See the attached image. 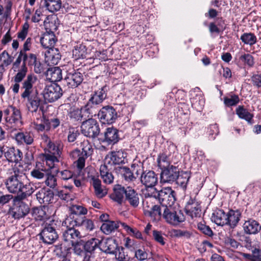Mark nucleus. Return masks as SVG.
<instances>
[{
	"label": "nucleus",
	"instance_id": "a19ab883",
	"mask_svg": "<svg viewBox=\"0 0 261 261\" xmlns=\"http://www.w3.org/2000/svg\"><path fill=\"white\" fill-rule=\"evenodd\" d=\"M44 5L47 10L53 13L61 9L62 2L61 0H44Z\"/></svg>",
	"mask_w": 261,
	"mask_h": 261
},
{
	"label": "nucleus",
	"instance_id": "b1692460",
	"mask_svg": "<svg viewBox=\"0 0 261 261\" xmlns=\"http://www.w3.org/2000/svg\"><path fill=\"white\" fill-rule=\"evenodd\" d=\"M243 229L246 234H255L261 230V225L256 220L250 219L243 224Z\"/></svg>",
	"mask_w": 261,
	"mask_h": 261
},
{
	"label": "nucleus",
	"instance_id": "8fccbe9b",
	"mask_svg": "<svg viewBox=\"0 0 261 261\" xmlns=\"http://www.w3.org/2000/svg\"><path fill=\"white\" fill-rule=\"evenodd\" d=\"M118 170L126 181H132L136 179L134 174L129 168L126 167H119Z\"/></svg>",
	"mask_w": 261,
	"mask_h": 261
},
{
	"label": "nucleus",
	"instance_id": "7c9ffc66",
	"mask_svg": "<svg viewBox=\"0 0 261 261\" xmlns=\"http://www.w3.org/2000/svg\"><path fill=\"white\" fill-rule=\"evenodd\" d=\"M125 200L133 207H137L139 205V195L134 189L130 187H127Z\"/></svg>",
	"mask_w": 261,
	"mask_h": 261
},
{
	"label": "nucleus",
	"instance_id": "c85d7f7f",
	"mask_svg": "<svg viewBox=\"0 0 261 261\" xmlns=\"http://www.w3.org/2000/svg\"><path fill=\"white\" fill-rule=\"evenodd\" d=\"M85 217L83 215H75L70 214L65 220L64 223L66 225H69V226L74 227L82 226L83 224Z\"/></svg>",
	"mask_w": 261,
	"mask_h": 261
},
{
	"label": "nucleus",
	"instance_id": "09e8293b",
	"mask_svg": "<svg viewBox=\"0 0 261 261\" xmlns=\"http://www.w3.org/2000/svg\"><path fill=\"white\" fill-rule=\"evenodd\" d=\"M145 208L146 212L148 213L146 216H148L153 218L155 220H159L162 216L161 208L158 205H155L153 208L147 207Z\"/></svg>",
	"mask_w": 261,
	"mask_h": 261
},
{
	"label": "nucleus",
	"instance_id": "603ef678",
	"mask_svg": "<svg viewBox=\"0 0 261 261\" xmlns=\"http://www.w3.org/2000/svg\"><path fill=\"white\" fill-rule=\"evenodd\" d=\"M65 189L59 191L57 193L58 196L61 199L69 201H71L73 199V196L71 193L67 191V188H72V187H65Z\"/></svg>",
	"mask_w": 261,
	"mask_h": 261
},
{
	"label": "nucleus",
	"instance_id": "a878e982",
	"mask_svg": "<svg viewBox=\"0 0 261 261\" xmlns=\"http://www.w3.org/2000/svg\"><path fill=\"white\" fill-rule=\"evenodd\" d=\"M57 41V39L53 32L45 33L40 38V42L41 45L44 48H54V45Z\"/></svg>",
	"mask_w": 261,
	"mask_h": 261
},
{
	"label": "nucleus",
	"instance_id": "4d7b16f0",
	"mask_svg": "<svg viewBox=\"0 0 261 261\" xmlns=\"http://www.w3.org/2000/svg\"><path fill=\"white\" fill-rule=\"evenodd\" d=\"M70 213L76 215H85L87 213V210L82 205H72L70 207Z\"/></svg>",
	"mask_w": 261,
	"mask_h": 261
},
{
	"label": "nucleus",
	"instance_id": "e2e57ef3",
	"mask_svg": "<svg viewBox=\"0 0 261 261\" xmlns=\"http://www.w3.org/2000/svg\"><path fill=\"white\" fill-rule=\"evenodd\" d=\"M173 234L174 237L177 238H184L189 239L191 236V232L187 230L173 229Z\"/></svg>",
	"mask_w": 261,
	"mask_h": 261
},
{
	"label": "nucleus",
	"instance_id": "5701e85b",
	"mask_svg": "<svg viewBox=\"0 0 261 261\" xmlns=\"http://www.w3.org/2000/svg\"><path fill=\"white\" fill-rule=\"evenodd\" d=\"M61 56L57 48H49L45 53V59L48 65H57L61 60Z\"/></svg>",
	"mask_w": 261,
	"mask_h": 261
},
{
	"label": "nucleus",
	"instance_id": "4be33fe9",
	"mask_svg": "<svg viewBox=\"0 0 261 261\" xmlns=\"http://www.w3.org/2000/svg\"><path fill=\"white\" fill-rule=\"evenodd\" d=\"M37 199L41 204H47L53 202L54 193L49 189H41L36 194Z\"/></svg>",
	"mask_w": 261,
	"mask_h": 261
},
{
	"label": "nucleus",
	"instance_id": "f03ea898",
	"mask_svg": "<svg viewBox=\"0 0 261 261\" xmlns=\"http://www.w3.org/2000/svg\"><path fill=\"white\" fill-rule=\"evenodd\" d=\"M7 189L12 193H20L14 198L25 199L34 192L33 186L24 180L13 177H8L5 182Z\"/></svg>",
	"mask_w": 261,
	"mask_h": 261
},
{
	"label": "nucleus",
	"instance_id": "79ce46f5",
	"mask_svg": "<svg viewBox=\"0 0 261 261\" xmlns=\"http://www.w3.org/2000/svg\"><path fill=\"white\" fill-rule=\"evenodd\" d=\"M92 180L96 196L100 198H102L107 194V192L102 189L101 181L95 177H93Z\"/></svg>",
	"mask_w": 261,
	"mask_h": 261
},
{
	"label": "nucleus",
	"instance_id": "ea45409f",
	"mask_svg": "<svg viewBox=\"0 0 261 261\" xmlns=\"http://www.w3.org/2000/svg\"><path fill=\"white\" fill-rule=\"evenodd\" d=\"M100 240L96 238H92L87 241L84 245L83 248L87 253H92L97 248H99Z\"/></svg>",
	"mask_w": 261,
	"mask_h": 261
},
{
	"label": "nucleus",
	"instance_id": "052dcab7",
	"mask_svg": "<svg viewBox=\"0 0 261 261\" xmlns=\"http://www.w3.org/2000/svg\"><path fill=\"white\" fill-rule=\"evenodd\" d=\"M197 228L201 232L208 237H212L213 236V232L211 228L208 226L206 225L202 222L198 223Z\"/></svg>",
	"mask_w": 261,
	"mask_h": 261
},
{
	"label": "nucleus",
	"instance_id": "2eb2a0df",
	"mask_svg": "<svg viewBox=\"0 0 261 261\" xmlns=\"http://www.w3.org/2000/svg\"><path fill=\"white\" fill-rule=\"evenodd\" d=\"M179 172V169L173 165H171L170 167L162 170L161 182L162 183L172 184L177 179Z\"/></svg>",
	"mask_w": 261,
	"mask_h": 261
},
{
	"label": "nucleus",
	"instance_id": "9b49d317",
	"mask_svg": "<svg viewBox=\"0 0 261 261\" xmlns=\"http://www.w3.org/2000/svg\"><path fill=\"white\" fill-rule=\"evenodd\" d=\"M98 119L103 124H112L117 118V113L112 106L103 107L98 112Z\"/></svg>",
	"mask_w": 261,
	"mask_h": 261
},
{
	"label": "nucleus",
	"instance_id": "dca6fc26",
	"mask_svg": "<svg viewBox=\"0 0 261 261\" xmlns=\"http://www.w3.org/2000/svg\"><path fill=\"white\" fill-rule=\"evenodd\" d=\"M119 139V131L114 127L106 128L105 132L99 135V138L100 142L108 145L114 144L117 143Z\"/></svg>",
	"mask_w": 261,
	"mask_h": 261
},
{
	"label": "nucleus",
	"instance_id": "f8f14e48",
	"mask_svg": "<svg viewBox=\"0 0 261 261\" xmlns=\"http://www.w3.org/2000/svg\"><path fill=\"white\" fill-rule=\"evenodd\" d=\"M23 199L14 198L13 207L11 208V213L15 219H19L24 217L28 214L30 208L29 205L22 201Z\"/></svg>",
	"mask_w": 261,
	"mask_h": 261
},
{
	"label": "nucleus",
	"instance_id": "bb28decb",
	"mask_svg": "<svg viewBox=\"0 0 261 261\" xmlns=\"http://www.w3.org/2000/svg\"><path fill=\"white\" fill-rule=\"evenodd\" d=\"M228 217L223 210L218 209L215 211L212 215L211 220L217 225L223 226L228 224Z\"/></svg>",
	"mask_w": 261,
	"mask_h": 261
},
{
	"label": "nucleus",
	"instance_id": "5fc2aeb1",
	"mask_svg": "<svg viewBox=\"0 0 261 261\" xmlns=\"http://www.w3.org/2000/svg\"><path fill=\"white\" fill-rule=\"evenodd\" d=\"M124 248L122 247H118L115 255L116 258L119 261H129V257L124 252Z\"/></svg>",
	"mask_w": 261,
	"mask_h": 261
},
{
	"label": "nucleus",
	"instance_id": "6e6d98bb",
	"mask_svg": "<svg viewBox=\"0 0 261 261\" xmlns=\"http://www.w3.org/2000/svg\"><path fill=\"white\" fill-rule=\"evenodd\" d=\"M240 101L238 95L233 94L230 97H225L224 98V103L227 107H231L237 105Z\"/></svg>",
	"mask_w": 261,
	"mask_h": 261
},
{
	"label": "nucleus",
	"instance_id": "f257e3e1",
	"mask_svg": "<svg viewBox=\"0 0 261 261\" xmlns=\"http://www.w3.org/2000/svg\"><path fill=\"white\" fill-rule=\"evenodd\" d=\"M37 81V77L34 74H29L22 83L21 87L23 92L21 97L27 100L26 107L28 111L32 114L36 113L38 110L43 111V101L39 95L38 90L34 89V85Z\"/></svg>",
	"mask_w": 261,
	"mask_h": 261
},
{
	"label": "nucleus",
	"instance_id": "6ab92c4d",
	"mask_svg": "<svg viewBox=\"0 0 261 261\" xmlns=\"http://www.w3.org/2000/svg\"><path fill=\"white\" fill-rule=\"evenodd\" d=\"M67 225V228L63 232V239L65 242H69L72 246L77 243L81 237L80 232L74 227Z\"/></svg>",
	"mask_w": 261,
	"mask_h": 261
},
{
	"label": "nucleus",
	"instance_id": "72a5a7b5",
	"mask_svg": "<svg viewBox=\"0 0 261 261\" xmlns=\"http://www.w3.org/2000/svg\"><path fill=\"white\" fill-rule=\"evenodd\" d=\"M46 75L52 82L63 80L62 70L59 67H53L48 69Z\"/></svg>",
	"mask_w": 261,
	"mask_h": 261
},
{
	"label": "nucleus",
	"instance_id": "20e7f679",
	"mask_svg": "<svg viewBox=\"0 0 261 261\" xmlns=\"http://www.w3.org/2000/svg\"><path fill=\"white\" fill-rule=\"evenodd\" d=\"M63 145L61 142H50L45 149L44 159L49 168L55 167V164L62 159Z\"/></svg>",
	"mask_w": 261,
	"mask_h": 261
},
{
	"label": "nucleus",
	"instance_id": "c03bdc74",
	"mask_svg": "<svg viewBox=\"0 0 261 261\" xmlns=\"http://www.w3.org/2000/svg\"><path fill=\"white\" fill-rule=\"evenodd\" d=\"M236 114L238 115L240 118L243 119L247 121L248 123H252V119L253 115L251 114L248 111L244 108L243 106H239L236 109Z\"/></svg>",
	"mask_w": 261,
	"mask_h": 261
},
{
	"label": "nucleus",
	"instance_id": "3c124183",
	"mask_svg": "<svg viewBox=\"0 0 261 261\" xmlns=\"http://www.w3.org/2000/svg\"><path fill=\"white\" fill-rule=\"evenodd\" d=\"M23 63L22 65H24L27 66L28 65L36 66L37 58L35 55L33 54H29L28 55L24 51H23Z\"/></svg>",
	"mask_w": 261,
	"mask_h": 261
},
{
	"label": "nucleus",
	"instance_id": "2f4dec72",
	"mask_svg": "<svg viewBox=\"0 0 261 261\" xmlns=\"http://www.w3.org/2000/svg\"><path fill=\"white\" fill-rule=\"evenodd\" d=\"M227 215L228 221L227 225L233 228L237 226L239 222L241 217L242 212L240 210H230Z\"/></svg>",
	"mask_w": 261,
	"mask_h": 261
},
{
	"label": "nucleus",
	"instance_id": "a18cd8bd",
	"mask_svg": "<svg viewBox=\"0 0 261 261\" xmlns=\"http://www.w3.org/2000/svg\"><path fill=\"white\" fill-rule=\"evenodd\" d=\"M12 170V171L11 172V175L9 177H13L14 178L25 180V174L22 166L20 165L15 166Z\"/></svg>",
	"mask_w": 261,
	"mask_h": 261
},
{
	"label": "nucleus",
	"instance_id": "37998d69",
	"mask_svg": "<svg viewBox=\"0 0 261 261\" xmlns=\"http://www.w3.org/2000/svg\"><path fill=\"white\" fill-rule=\"evenodd\" d=\"M118 227V221H109L103 223L101 226L100 229L105 234H109Z\"/></svg>",
	"mask_w": 261,
	"mask_h": 261
},
{
	"label": "nucleus",
	"instance_id": "c9c22d12",
	"mask_svg": "<svg viewBox=\"0 0 261 261\" xmlns=\"http://www.w3.org/2000/svg\"><path fill=\"white\" fill-rule=\"evenodd\" d=\"M157 163L158 167L162 170L170 167L171 161L169 153L167 152L160 153L158 156Z\"/></svg>",
	"mask_w": 261,
	"mask_h": 261
},
{
	"label": "nucleus",
	"instance_id": "0eeeda50",
	"mask_svg": "<svg viewBox=\"0 0 261 261\" xmlns=\"http://www.w3.org/2000/svg\"><path fill=\"white\" fill-rule=\"evenodd\" d=\"M163 217L168 223L174 226L185 220V215L181 210H175L171 207L164 208Z\"/></svg>",
	"mask_w": 261,
	"mask_h": 261
},
{
	"label": "nucleus",
	"instance_id": "473e14b6",
	"mask_svg": "<svg viewBox=\"0 0 261 261\" xmlns=\"http://www.w3.org/2000/svg\"><path fill=\"white\" fill-rule=\"evenodd\" d=\"M100 174L104 183L111 184L114 181V176L107 165L103 164L100 167Z\"/></svg>",
	"mask_w": 261,
	"mask_h": 261
},
{
	"label": "nucleus",
	"instance_id": "393cba45",
	"mask_svg": "<svg viewBox=\"0 0 261 261\" xmlns=\"http://www.w3.org/2000/svg\"><path fill=\"white\" fill-rule=\"evenodd\" d=\"M22 152L18 149L11 147L4 152L5 157L9 162L17 163L22 159Z\"/></svg>",
	"mask_w": 261,
	"mask_h": 261
},
{
	"label": "nucleus",
	"instance_id": "0e129e2a",
	"mask_svg": "<svg viewBox=\"0 0 261 261\" xmlns=\"http://www.w3.org/2000/svg\"><path fill=\"white\" fill-rule=\"evenodd\" d=\"M79 133L77 130L74 128H70L69 129V133L68 135V141L69 142H73L76 139L77 136L79 135Z\"/></svg>",
	"mask_w": 261,
	"mask_h": 261
},
{
	"label": "nucleus",
	"instance_id": "7ed1b4c3",
	"mask_svg": "<svg viewBox=\"0 0 261 261\" xmlns=\"http://www.w3.org/2000/svg\"><path fill=\"white\" fill-rule=\"evenodd\" d=\"M4 127L12 133L22 124V117L20 110L13 105H9L4 109Z\"/></svg>",
	"mask_w": 261,
	"mask_h": 261
},
{
	"label": "nucleus",
	"instance_id": "cd10ccee",
	"mask_svg": "<svg viewBox=\"0 0 261 261\" xmlns=\"http://www.w3.org/2000/svg\"><path fill=\"white\" fill-rule=\"evenodd\" d=\"M126 190H127V187L124 188L119 185L115 186L114 188V192L111 195V199L118 203L121 204L124 199V195L125 194L126 196Z\"/></svg>",
	"mask_w": 261,
	"mask_h": 261
},
{
	"label": "nucleus",
	"instance_id": "13d9d810",
	"mask_svg": "<svg viewBox=\"0 0 261 261\" xmlns=\"http://www.w3.org/2000/svg\"><path fill=\"white\" fill-rule=\"evenodd\" d=\"M45 177H46L45 184L47 186L54 189L57 186V178L55 176L46 173Z\"/></svg>",
	"mask_w": 261,
	"mask_h": 261
},
{
	"label": "nucleus",
	"instance_id": "a211bd4d",
	"mask_svg": "<svg viewBox=\"0 0 261 261\" xmlns=\"http://www.w3.org/2000/svg\"><path fill=\"white\" fill-rule=\"evenodd\" d=\"M82 156H80L79 159H77V160L75 162L76 164V167L80 170H81L84 168L86 159L88 156L92 155L93 152L92 145L90 144L88 141H84L82 144Z\"/></svg>",
	"mask_w": 261,
	"mask_h": 261
},
{
	"label": "nucleus",
	"instance_id": "1a4fd4ad",
	"mask_svg": "<svg viewBox=\"0 0 261 261\" xmlns=\"http://www.w3.org/2000/svg\"><path fill=\"white\" fill-rule=\"evenodd\" d=\"M175 195V191L171 188L167 187L158 191L156 196L160 203L165 208L171 207L173 205L176 200Z\"/></svg>",
	"mask_w": 261,
	"mask_h": 261
},
{
	"label": "nucleus",
	"instance_id": "58836bf2",
	"mask_svg": "<svg viewBox=\"0 0 261 261\" xmlns=\"http://www.w3.org/2000/svg\"><path fill=\"white\" fill-rule=\"evenodd\" d=\"M16 140L20 143H25L27 145H31L34 142V137L33 134L25 133H18L15 134Z\"/></svg>",
	"mask_w": 261,
	"mask_h": 261
},
{
	"label": "nucleus",
	"instance_id": "4c0bfd02",
	"mask_svg": "<svg viewBox=\"0 0 261 261\" xmlns=\"http://www.w3.org/2000/svg\"><path fill=\"white\" fill-rule=\"evenodd\" d=\"M45 207H36L32 208L31 214L36 221H42L47 218Z\"/></svg>",
	"mask_w": 261,
	"mask_h": 261
},
{
	"label": "nucleus",
	"instance_id": "39448f33",
	"mask_svg": "<svg viewBox=\"0 0 261 261\" xmlns=\"http://www.w3.org/2000/svg\"><path fill=\"white\" fill-rule=\"evenodd\" d=\"M63 81L68 88H75L82 83L84 77L82 73L74 69L72 64H68L63 69Z\"/></svg>",
	"mask_w": 261,
	"mask_h": 261
},
{
	"label": "nucleus",
	"instance_id": "f3484780",
	"mask_svg": "<svg viewBox=\"0 0 261 261\" xmlns=\"http://www.w3.org/2000/svg\"><path fill=\"white\" fill-rule=\"evenodd\" d=\"M140 179L141 184L147 188H152L158 182V175L152 170L143 171Z\"/></svg>",
	"mask_w": 261,
	"mask_h": 261
},
{
	"label": "nucleus",
	"instance_id": "4468645a",
	"mask_svg": "<svg viewBox=\"0 0 261 261\" xmlns=\"http://www.w3.org/2000/svg\"><path fill=\"white\" fill-rule=\"evenodd\" d=\"M94 112H91L85 105L80 109H73L69 112L68 116L70 119L73 122H81L83 120H86L89 117H92Z\"/></svg>",
	"mask_w": 261,
	"mask_h": 261
},
{
	"label": "nucleus",
	"instance_id": "49530a36",
	"mask_svg": "<svg viewBox=\"0 0 261 261\" xmlns=\"http://www.w3.org/2000/svg\"><path fill=\"white\" fill-rule=\"evenodd\" d=\"M190 177V176L188 172L181 171H180L179 176L175 182L183 189H186Z\"/></svg>",
	"mask_w": 261,
	"mask_h": 261
},
{
	"label": "nucleus",
	"instance_id": "774afa93",
	"mask_svg": "<svg viewBox=\"0 0 261 261\" xmlns=\"http://www.w3.org/2000/svg\"><path fill=\"white\" fill-rule=\"evenodd\" d=\"M209 135L211 139H214L219 133L218 126L217 124L210 125L209 128Z\"/></svg>",
	"mask_w": 261,
	"mask_h": 261
},
{
	"label": "nucleus",
	"instance_id": "864d4df0",
	"mask_svg": "<svg viewBox=\"0 0 261 261\" xmlns=\"http://www.w3.org/2000/svg\"><path fill=\"white\" fill-rule=\"evenodd\" d=\"M28 72V68L24 65L21 66L20 69L14 77L15 83H20L22 81Z\"/></svg>",
	"mask_w": 261,
	"mask_h": 261
},
{
	"label": "nucleus",
	"instance_id": "6e6552de",
	"mask_svg": "<svg viewBox=\"0 0 261 261\" xmlns=\"http://www.w3.org/2000/svg\"><path fill=\"white\" fill-rule=\"evenodd\" d=\"M38 235L40 240L43 243L48 245L53 244L59 239V234L56 227L50 223H46Z\"/></svg>",
	"mask_w": 261,
	"mask_h": 261
},
{
	"label": "nucleus",
	"instance_id": "69168bd1",
	"mask_svg": "<svg viewBox=\"0 0 261 261\" xmlns=\"http://www.w3.org/2000/svg\"><path fill=\"white\" fill-rule=\"evenodd\" d=\"M153 237L154 240L162 245H164L165 242L164 241V238L163 237L161 231L158 230L153 231Z\"/></svg>",
	"mask_w": 261,
	"mask_h": 261
},
{
	"label": "nucleus",
	"instance_id": "9d476101",
	"mask_svg": "<svg viewBox=\"0 0 261 261\" xmlns=\"http://www.w3.org/2000/svg\"><path fill=\"white\" fill-rule=\"evenodd\" d=\"M108 90V87L107 86H104L98 90L95 91L94 94L91 95L86 105L91 112H93L96 106L102 103L106 99Z\"/></svg>",
	"mask_w": 261,
	"mask_h": 261
},
{
	"label": "nucleus",
	"instance_id": "aec40b11",
	"mask_svg": "<svg viewBox=\"0 0 261 261\" xmlns=\"http://www.w3.org/2000/svg\"><path fill=\"white\" fill-rule=\"evenodd\" d=\"M186 213L192 218L196 217L200 215L201 206L199 202L195 197H191L187 202L185 206Z\"/></svg>",
	"mask_w": 261,
	"mask_h": 261
},
{
	"label": "nucleus",
	"instance_id": "c756f323",
	"mask_svg": "<svg viewBox=\"0 0 261 261\" xmlns=\"http://www.w3.org/2000/svg\"><path fill=\"white\" fill-rule=\"evenodd\" d=\"M126 153L123 150L111 152V161L114 165L124 164L127 162Z\"/></svg>",
	"mask_w": 261,
	"mask_h": 261
},
{
	"label": "nucleus",
	"instance_id": "412c9836",
	"mask_svg": "<svg viewBox=\"0 0 261 261\" xmlns=\"http://www.w3.org/2000/svg\"><path fill=\"white\" fill-rule=\"evenodd\" d=\"M118 247V245L114 239L108 238L100 240L99 249L106 253L114 254L116 253Z\"/></svg>",
	"mask_w": 261,
	"mask_h": 261
},
{
	"label": "nucleus",
	"instance_id": "de8ad7c7",
	"mask_svg": "<svg viewBox=\"0 0 261 261\" xmlns=\"http://www.w3.org/2000/svg\"><path fill=\"white\" fill-rule=\"evenodd\" d=\"M241 41L245 44L252 46L257 41L256 36L252 33H245L240 37Z\"/></svg>",
	"mask_w": 261,
	"mask_h": 261
},
{
	"label": "nucleus",
	"instance_id": "ddd939ff",
	"mask_svg": "<svg viewBox=\"0 0 261 261\" xmlns=\"http://www.w3.org/2000/svg\"><path fill=\"white\" fill-rule=\"evenodd\" d=\"M63 94L61 87L57 84H51L47 86L44 90V98L49 102L56 101Z\"/></svg>",
	"mask_w": 261,
	"mask_h": 261
},
{
	"label": "nucleus",
	"instance_id": "680f3d73",
	"mask_svg": "<svg viewBox=\"0 0 261 261\" xmlns=\"http://www.w3.org/2000/svg\"><path fill=\"white\" fill-rule=\"evenodd\" d=\"M1 54L2 61L3 60V63L1 64L5 66L10 65L13 60V58L6 50L3 51Z\"/></svg>",
	"mask_w": 261,
	"mask_h": 261
},
{
	"label": "nucleus",
	"instance_id": "bf43d9fd",
	"mask_svg": "<svg viewBox=\"0 0 261 261\" xmlns=\"http://www.w3.org/2000/svg\"><path fill=\"white\" fill-rule=\"evenodd\" d=\"M239 59L249 67H252L254 64V58L250 54H244L241 55Z\"/></svg>",
	"mask_w": 261,
	"mask_h": 261
},
{
	"label": "nucleus",
	"instance_id": "e433bc0d",
	"mask_svg": "<svg viewBox=\"0 0 261 261\" xmlns=\"http://www.w3.org/2000/svg\"><path fill=\"white\" fill-rule=\"evenodd\" d=\"M73 57L75 60L86 58L87 55V49L83 44L76 45L72 50Z\"/></svg>",
	"mask_w": 261,
	"mask_h": 261
},
{
	"label": "nucleus",
	"instance_id": "423d86ee",
	"mask_svg": "<svg viewBox=\"0 0 261 261\" xmlns=\"http://www.w3.org/2000/svg\"><path fill=\"white\" fill-rule=\"evenodd\" d=\"M81 132L85 136L95 138L100 135V127L97 121L92 118H88L82 123Z\"/></svg>",
	"mask_w": 261,
	"mask_h": 261
},
{
	"label": "nucleus",
	"instance_id": "f704fd0d",
	"mask_svg": "<svg viewBox=\"0 0 261 261\" xmlns=\"http://www.w3.org/2000/svg\"><path fill=\"white\" fill-rule=\"evenodd\" d=\"M34 128L38 132L49 131V123L48 119H46L42 113V117L40 119H37V121L34 122Z\"/></svg>",
	"mask_w": 261,
	"mask_h": 261
},
{
	"label": "nucleus",
	"instance_id": "338daca9",
	"mask_svg": "<svg viewBox=\"0 0 261 261\" xmlns=\"http://www.w3.org/2000/svg\"><path fill=\"white\" fill-rule=\"evenodd\" d=\"M13 198V196L12 195H4L3 192L0 191V205H4V204L8 203L11 199Z\"/></svg>",
	"mask_w": 261,
	"mask_h": 261
}]
</instances>
